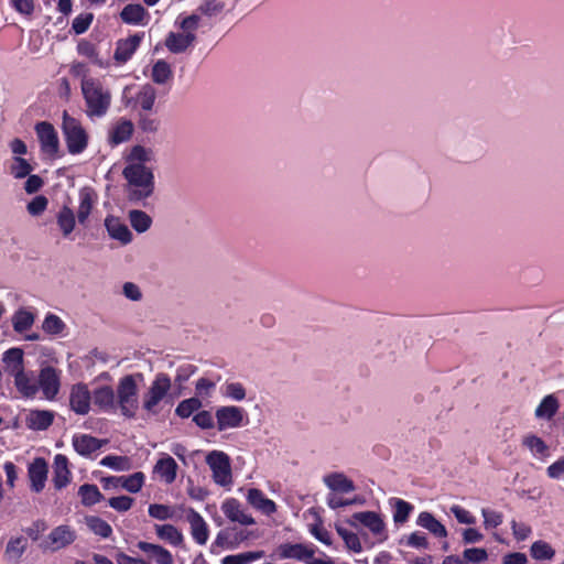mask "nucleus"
<instances>
[{
	"label": "nucleus",
	"mask_w": 564,
	"mask_h": 564,
	"mask_svg": "<svg viewBox=\"0 0 564 564\" xmlns=\"http://www.w3.org/2000/svg\"><path fill=\"white\" fill-rule=\"evenodd\" d=\"M174 25L180 31L170 32L164 44L171 53L181 54L194 46L197 40L196 32L199 29V17L197 14H180Z\"/></svg>",
	"instance_id": "nucleus-1"
},
{
	"label": "nucleus",
	"mask_w": 564,
	"mask_h": 564,
	"mask_svg": "<svg viewBox=\"0 0 564 564\" xmlns=\"http://www.w3.org/2000/svg\"><path fill=\"white\" fill-rule=\"evenodd\" d=\"M82 93L89 118H101L107 113L111 104V94L99 79L85 77L82 80Z\"/></svg>",
	"instance_id": "nucleus-2"
},
{
	"label": "nucleus",
	"mask_w": 564,
	"mask_h": 564,
	"mask_svg": "<svg viewBox=\"0 0 564 564\" xmlns=\"http://www.w3.org/2000/svg\"><path fill=\"white\" fill-rule=\"evenodd\" d=\"M128 182L129 199L140 202L147 199L154 191V175L152 171L143 164L129 163L122 172Z\"/></svg>",
	"instance_id": "nucleus-3"
},
{
	"label": "nucleus",
	"mask_w": 564,
	"mask_h": 564,
	"mask_svg": "<svg viewBox=\"0 0 564 564\" xmlns=\"http://www.w3.org/2000/svg\"><path fill=\"white\" fill-rule=\"evenodd\" d=\"M141 375H127L119 379L115 390V410L127 419H133L139 410V387Z\"/></svg>",
	"instance_id": "nucleus-4"
},
{
	"label": "nucleus",
	"mask_w": 564,
	"mask_h": 564,
	"mask_svg": "<svg viewBox=\"0 0 564 564\" xmlns=\"http://www.w3.org/2000/svg\"><path fill=\"white\" fill-rule=\"evenodd\" d=\"M171 388V378L164 372L156 373L148 390L142 394V409L148 414H159L161 411L160 404L166 400Z\"/></svg>",
	"instance_id": "nucleus-5"
},
{
	"label": "nucleus",
	"mask_w": 564,
	"mask_h": 564,
	"mask_svg": "<svg viewBox=\"0 0 564 564\" xmlns=\"http://www.w3.org/2000/svg\"><path fill=\"white\" fill-rule=\"evenodd\" d=\"M62 131L67 151L70 154H80L87 149L89 140L88 132L82 122L69 116L67 111L63 112Z\"/></svg>",
	"instance_id": "nucleus-6"
},
{
	"label": "nucleus",
	"mask_w": 564,
	"mask_h": 564,
	"mask_svg": "<svg viewBox=\"0 0 564 564\" xmlns=\"http://www.w3.org/2000/svg\"><path fill=\"white\" fill-rule=\"evenodd\" d=\"M347 522L357 530L360 528L367 529L373 539V543H382L388 539L386 522L381 514L375 511L355 512Z\"/></svg>",
	"instance_id": "nucleus-7"
},
{
	"label": "nucleus",
	"mask_w": 564,
	"mask_h": 564,
	"mask_svg": "<svg viewBox=\"0 0 564 564\" xmlns=\"http://www.w3.org/2000/svg\"><path fill=\"white\" fill-rule=\"evenodd\" d=\"M206 464L212 470L216 485L230 488L232 485V470L229 456L221 451H212L206 456Z\"/></svg>",
	"instance_id": "nucleus-8"
},
{
	"label": "nucleus",
	"mask_w": 564,
	"mask_h": 564,
	"mask_svg": "<svg viewBox=\"0 0 564 564\" xmlns=\"http://www.w3.org/2000/svg\"><path fill=\"white\" fill-rule=\"evenodd\" d=\"M76 539V532L69 525H58L41 542L44 551L55 552L72 544Z\"/></svg>",
	"instance_id": "nucleus-9"
},
{
	"label": "nucleus",
	"mask_w": 564,
	"mask_h": 564,
	"mask_svg": "<svg viewBox=\"0 0 564 564\" xmlns=\"http://www.w3.org/2000/svg\"><path fill=\"white\" fill-rule=\"evenodd\" d=\"M68 399L70 410L78 415H86L93 409L91 391L86 383L78 382L73 384Z\"/></svg>",
	"instance_id": "nucleus-10"
},
{
	"label": "nucleus",
	"mask_w": 564,
	"mask_h": 564,
	"mask_svg": "<svg viewBox=\"0 0 564 564\" xmlns=\"http://www.w3.org/2000/svg\"><path fill=\"white\" fill-rule=\"evenodd\" d=\"M315 554V546L305 543H282L275 550L279 560H296L305 563Z\"/></svg>",
	"instance_id": "nucleus-11"
},
{
	"label": "nucleus",
	"mask_w": 564,
	"mask_h": 564,
	"mask_svg": "<svg viewBox=\"0 0 564 564\" xmlns=\"http://www.w3.org/2000/svg\"><path fill=\"white\" fill-rule=\"evenodd\" d=\"M145 476L142 471H135L128 476H111L104 478L106 489L122 488L131 494H137L144 485Z\"/></svg>",
	"instance_id": "nucleus-12"
},
{
	"label": "nucleus",
	"mask_w": 564,
	"mask_h": 564,
	"mask_svg": "<svg viewBox=\"0 0 564 564\" xmlns=\"http://www.w3.org/2000/svg\"><path fill=\"white\" fill-rule=\"evenodd\" d=\"M217 429L225 431L236 429L243 424L245 411L235 405L220 406L216 410Z\"/></svg>",
	"instance_id": "nucleus-13"
},
{
	"label": "nucleus",
	"mask_w": 564,
	"mask_h": 564,
	"mask_svg": "<svg viewBox=\"0 0 564 564\" xmlns=\"http://www.w3.org/2000/svg\"><path fill=\"white\" fill-rule=\"evenodd\" d=\"M35 132L41 143L42 151L47 155H55L59 147L58 135L55 128L51 123L42 121L36 123Z\"/></svg>",
	"instance_id": "nucleus-14"
},
{
	"label": "nucleus",
	"mask_w": 564,
	"mask_h": 564,
	"mask_svg": "<svg viewBox=\"0 0 564 564\" xmlns=\"http://www.w3.org/2000/svg\"><path fill=\"white\" fill-rule=\"evenodd\" d=\"M221 512L231 521L241 525H252L256 523L254 518L248 513L240 501L235 498H227L221 503Z\"/></svg>",
	"instance_id": "nucleus-15"
},
{
	"label": "nucleus",
	"mask_w": 564,
	"mask_h": 564,
	"mask_svg": "<svg viewBox=\"0 0 564 564\" xmlns=\"http://www.w3.org/2000/svg\"><path fill=\"white\" fill-rule=\"evenodd\" d=\"M39 389L47 400H53L59 391V372L53 367H44L37 378Z\"/></svg>",
	"instance_id": "nucleus-16"
},
{
	"label": "nucleus",
	"mask_w": 564,
	"mask_h": 564,
	"mask_svg": "<svg viewBox=\"0 0 564 564\" xmlns=\"http://www.w3.org/2000/svg\"><path fill=\"white\" fill-rule=\"evenodd\" d=\"M127 90L128 88L124 89L122 97L126 107L135 108L139 106L144 111L152 110L156 99V90L152 85L141 86L134 98H128Z\"/></svg>",
	"instance_id": "nucleus-17"
},
{
	"label": "nucleus",
	"mask_w": 564,
	"mask_h": 564,
	"mask_svg": "<svg viewBox=\"0 0 564 564\" xmlns=\"http://www.w3.org/2000/svg\"><path fill=\"white\" fill-rule=\"evenodd\" d=\"M93 406L96 412L116 413L115 390L110 386H100L91 392Z\"/></svg>",
	"instance_id": "nucleus-18"
},
{
	"label": "nucleus",
	"mask_w": 564,
	"mask_h": 564,
	"mask_svg": "<svg viewBox=\"0 0 564 564\" xmlns=\"http://www.w3.org/2000/svg\"><path fill=\"white\" fill-rule=\"evenodd\" d=\"M47 471L48 467L44 458L36 457L32 463H30L28 475L31 482V489L34 492H41L44 489L47 479Z\"/></svg>",
	"instance_id": "nucleus-19"
},
{
	"label": "nucleus",
	"mask_w": 564,
	"mask_h": 564,
	"mask_svg": "<svg viewBox=\"0 0 564 564\" xmlns=\"http://www.w3.org/2000/svg\"><path fill=\"white\" fill-rule=\"evenodd\" d=\"M186 520L189 523L193 540L199 545L206 544L209 530L204 518L197 511L189 508L186 512Z\"/></svg>",
	"instance_id": "nucleus-20"
},
{
	"label": "nucleus",
	"mask_w": 564,
	"mask_h": 564,
	"mask_svg": "<svg viewBox=\"0 0 564 564\" xmlns=\"http://www.w3.org/2000/svg\"><path fill=\"white\" fill-rule=\"evenodd\" d=\"M137 546L155 564H175L173 554L160 544L140 541Z\"/></svg>",
	"instance_id": "nucleus-21"
},
{
	"label": "nucleus",
	"mask_w": 564,
	"mask_h": 564,
	"mask_svg": "<svg viewBox=\"0 0 564 564\" xmlns=\"http://www.w3.org/2000/svg\"><path fill=\"white\" fill-rule=\"evenodd\" d=\"M78 200L77 220L80 225H86L93 208L97 204L98 197L93 188L83 187L79 191Z\"/></svg>",
	"instance_id": "nucleus-22"
},
{
	"label": "nucleus",
	"mask_w": 564,
	"mask_h": 564,
	"mask_svg": "<svg viewBox=\"0 0 564 564\" xmlns=\"http://www.w3.org/2000/svg\"><path fill=\"white\" fill-rule=\"evenodd\" d=\"M246 499L253 509L260 511L264 516H271L276 512L275 502L267 498L258 488L248 489Z\"/></svg>",
	"instance_id": "nucleus-23"
},
{
	"label": "nucleus",
	"mask_w": 564,
	"mask_h": 564,
	"mask_svg": "<svg viewBox=\"0 0 564 564\" xmlns=\"http://www.w3.org/2000/svg\"><path fill=\"white\" fill-rule=\"evenodd\" d=\"M104 443L105 441L88 434H75L72 440L76 453L84 457H89L91 454L99 451Z\"/></svg>",
	"instance_id": "nucleus-24"
},
{
	"label": "nucleus",
	"mask_w": 564,
	"mask_h": 564,
	"mask_svg": "<svg viewBox=\"0 0 564 564\" xmlns=\"http://www.w3.org/2000/svg\"><path fill=\"white\" fill-rule=\"evenodd\" d=\"M72 479V473L68 467V459L65 455L57 454L53 464V484L58 490L65 488Z\"/></svg>",
	"instance_id": "nucleus-25"
},
{
	"label": "nucleus",
	"mask_w": 564,
	"mask_h": 564,
	"mask_svg": "<svg viewBox=\"0 0 564 564\" xmlns=\"http://www.w3.org/2000/svg\"><path fill=\"white\" fill-rule=\"evenodd\" d=\"M2 361L4 371L12 376L18 377L24 370V354L21 348H10L3 352Z\"/></svg>",
	"instance_id": "nucleus-26"
},
{
	"label": "nucleus",
	"mask_w": 564,
	"mask_h": 564,
	"mask_svg": "<svg viewBox=\"0 0 564 564\" xmlns=\"http://www.w3.org/2000/svg\"><path fill=\"white\" fill-rule=\"evenodd\" d=\"M177 468V463L172 456L163 455L154 465L153 471L162 481L170 485L176 479Z\"/></svg>",
	"instance_id": "nucleus-27"
},
{
	"label": "nucleus",
	"mask_w": 564,
	"mask_h": 564,
	"mask_svg": "<svg viewBox=\"0 0 564 564\" xmlns=\"http://www.w3.org/2000/svg\"><path fill=\"white\" fill-rule=\"evenodd\" d=\"M143 34H134L117 43L115 58L120 63H126L139 47Z\"/></svg>",
	"instance_id": "nucleus-28"
},
{
	"label": "nucleus",
	"mask_w": 564,
	"mask_h": 564,
	"mask_svg": "<svg viewBox=\"0 0 564 564\" xmlns=\"http://www.w3.org/2000/svg\"><path fill=\"white\" fill-rule=\"evenodd\" d=\"M154 531L156 536L174 547H182L184 545V535L173 524H155Z\"/></svg>",
	"instance_id": "nucleus-29"
},
{
	"label": "nucleus",
	"mask_w": 564,
	"mask_h": 564,
	"mask_svg": "<svg viewBox=\"0 0 564 564\" xmlns=\"http://www.w3.org/2000/svg\"><path fill=\"white\" fill-rule=\"evenodd\" d=\"M416 524L438 539L448 535L447 529L431 512L422 511L416 518Z\"/></svg>",
	"instance_id": "nucleus-30"
},
{
	"label": "nucleus",
	"mask_w": 564,
	"mask_h": 564,
	"mask_svg": "<svg viewBox=\"0 0 564 564\" xmlns=\"http://www.w3.org/2000/svg\"><path fill=\"white\" fill-rule=\"evenodd\" d=\"M105 226L112 239L119 240L123 245H127L132 240L131 231L119 218L113 216L107 217Z\"/></svg>",
	"instance_id": "nucleus-31"
},
{
	"label": "nucleus",
	"mask_w": 564,
	"mask_h": 564,
	"mask_svg": "<svg viewBox=\"0 0 564 564\" xmlns=\"http://www.w3.org/2000/svg\"><path fill=\"white\" fill-rule=\"evenodd\" d=\"M133 130V123L128 119L121 118L109 130V142L112 145L123 143L131 138Z\"/></svg>",
	"instance_id": "nucleus-32"
},
{
	"label": "nucleus",
	"mask_w": 564,
	"mask_h": 564,
	"mask_svg": "<svg viewBox=\"0 0 564 564\" xmlns=\"http://www.w3.org/2000/svg\"><path fill=\"white\" fill-rule=\"evenodd\" d=\"M54 420V413L47 410L30 411L25 417L26 426L34 431L46 430Z\"/></svg>",
	"instance_id": "nucleus-33"
},
{
	"label": "nucleus",
	"mask_w": 564,
	"mask_h": 564,
	"mask_svg": "<svg viewBox=\"0 0 564 564\" xmlns=\"http://www.w3.org/2000/svg\"><path fill=\"white\" fill-rule=\"evenodd\" d=\"M14 384L18 391L26 398L34 397L39 391V382L32 371L23 370L22 373L14 378Z\"/></svg>",
	"instance_id": "nucleus-34"
},
{
	"label": "nucleus",
	"mask_w": 564,
	"mask_h": 564,
	"mask_svg": "<svg viewBox=\"0 0 564 564\" xmlns=\"http://www.w3.org/2000/svg\"><path fill=\"white\" fill-rule=\"evenodd\" d=\"M324 484L335 492L349 494L352 492L356 487L347 476L341 473H333L324 477Z\"/></svg>",
	"instance_id": "nucleus-35"
},
{
	"label": "nucleus",
	"mask_w": 564,
	"mask_h": 564,
	"mask_svg": "<svg viewBox=\"0 0 564 564\" xmlns=\"http://www.w3.org/2000/svg\"><path fill=\"white\" fill-rule=\"evenodd\" d=\"M121 19L128 24L144 25L148 22V13L141 4H128L121 13Z\"/></svg>",
	"instance_id": "nucleus-36"
},
{
	"label": "nucleus",
	"mask_w": 564,
	"mask_h": 564,
	"mask_svg": "<svg viewBox=\"0 0 564 564\" xmlns=\"http://www.w3.org/2000/svg\"><path fill=\"white\" fill-rule=\"evenodd\" d=\"M556 554L551 543L544 540H536L530 546V555L538 562H551Z\"/></svg>",
	"instance_id": "nucleus-37"
},
{
	"label": "nucleus",
	"mask_w": 564,
	"mask_h": 564,
	"mask_svg": "<svg viewBox=\"0 0 564 564\" xmlns=\"http://www.w3.org/2000/svg\"><path fill=\"white\" fill-rule=\"evenodd\" d=\"M249 538V534L243 531H220L215 540V544L226 547V549H236L241 542L247 540Z\"/></svg>",
	"instance_id": "nucleus-38"
},
{
	"label": "nucleus",
	"mask_w": 564,
	"mask_h": 564,
	"mask_svg": "<svg viewBox=\"0 0 564 564\" xmlns=\"http://www.w3.org/2000/svg\"><path fill=\"white\" fill-rule=\"evenodd\" d=\"M560 409L558 399L554 394H547L542 399L534 415L540 420H551Z\"/></svg>",
	"instance_id": "nucleus-39"
},
{
	"label": "nucleus",
	"mask_w": 564,
	"mask_h": 564,
	"mask_svg": "<svg viewBox=\"0 0 564 564\" xmlns=\"http://www.w3.org/2000/svg\"><path fill=\"white\" fill-rule=\"evenodd\" d=\"M76 218L73 209L68 206H63L57 215L56 223L64 237H68L75 229Z\"/></svg>",
	"instance_id": "nucleus-40"
},
{
	"label": "nucleus",
	"mask_w": 564,
	"mask_h": 564,
	"mask_svg": "<svg viewBox=\"0 0 564 564\" xmlns=\"http://www.w3.org/2000/svg\"><path fill=\"white\" fill-rule=\"evenodd\" d=\"M28 541L24 536L11 538L6 546L4 556L8 562L17 563L24 554Z\"/></svg>",
	"instance_id": "nucleus-41"
},
{
	"label": "nucleus",
	"mask_w": 564,
	"mask_h": 564,
	"mask_svg": "<svg viewBox=\"0 0 564 564\" xmlns=\"http://www.w3.org/2000/svg\"><path fill=\"white\" fill-rule=\"evenodd\" d=\"M12 326L14 332L19 334H23L31 329V327L34 324L35 316L34 314L26 310V308H19L13 315H12Z\"/></svg>",
	"instance_id": "nucleus-42"
},
{
	"label": "nucleus",
	"mask_w": 564,
	"mask_h": 564,
	"mask_svg": "<svg viewBox=\"0 0 564 564\" xmlns=\"http://www.w3.org/2000/svg\"><path fill=\"white\" fill-rule=\"evenodd\" d=\"M390 506L393 508V521L397 524H401L408 521L414 507L400 498H391Z\"/></svg>",
	"instance_id": "nucleus-43"
},
{
	"label": "nucleus",
	"mask_w": 564,
	"mask_h": 564,
	"mask_svg": "<svg viewBox=\"0 0 564 564\" xmlns=\"http://www.w3.org/2000/svg\"><path fill=\"white\" fill-rule=\"evenodd\" d=\"M225 8L220 0H205L192 14L199 17V26L203 24V17L212 18L218 15Z\"/></svg>",
	"instance_id": "nucleus-44"
},
{
	"label": "nucleus",
	"mask_w": 564,
	"mask_h": 564,
	"mask_svg": "<svg viewBox=\"0 0 564 564\" xmlns=\"http://www.w3.org/2000/svg\"><path fill=\"white\" fill-rule=\"evenodd\" d=\"M264 556L263 551H248L238 554L227 555L221 560L223 564H251Z\"/></svg>",
	"instance_id": "nucleus-45"
},
{
	"label": "nucleus",
	"mask_w": 564,
	"mask_h": 564,
	"mask_svg": "<svg viewBox=\"0 0 564 564\" xmlns=\"http://www.w3.org/2000/svg\"><path fill=\"white\" fill-rule=\"evenodd\" d=\"M129 220L132 228L140 234L145 232L152 224L151 217L147 213L138 209L129 212Z\"/></svg>",
	"instance_id": "nucleus-46"
},
{
	"label": "nucleus",
	"mask_w": 564,
	"mask_h": 564,
	"mask_svg": "<svg viewBox=\"0 0 564 564\" xmlns=\"http://www.w3.org/2000/svg\"><path fill=\"white\" fill-rule=\"evenodd\" d=\"M523 445L531 452L532 455L536 457H545L547 456V445L545 442L533 434L527 435L523 438Z\"/></svg>",
	"instance_id": "nucleus-47"
},
{
	"label": "nucleus",
	"mask_w": 564,
	"mask_h": 564,
	"mask_svg": "<svg viewBox=\"0 0 564 564\" xmlns=\"http://www.w3.org/2000/svg\"><path fill=\"white\" fill-rule=\"evenodd\" d=\"M86 524L91 532L104 539L109 538L112 534V528L110 527V524L98 517H87Z\"/></svg>",
	"instance_id": "nucleus-48"
},
{
	"label": "nucleus",
	"mask_w": 564,
	"mask_h": 564,
	"mask_svg": "<svg viewBox=\"0 0 564 564\" xmlns=\"http://www.w3.org/2000/svg\"><path fill=\"white\" fill-rule=\"evenodd\" d=\"M151 77L159 85L165 84L172 77V69L167 62L159 59L152 67Z\"/></svg>",
	"instance_id": "nucleus-49"
},
{
	"label": "nucleus",
	"mask_w": 564,
	"mask_h": 564,
	"mask_svg": "<svg viewBox=\"0 0 564 564\" xmlns=\"http://www.w3.org/2000/svg\"><path fill=\"white\" fill-rule=\"evenodd\" d=\"M78 495L85 506H93L102 499V495L96 485L85 484L80 486Z\"/></svg>",
	"instance_id": "nucleus-50"
},
{
	"label": "nucleus",
	"mask_w": 564,
	"mask_h": 564,
	"mask_svg": "<svg viewBox=\"0 0 564 564\" xmlns=\"http://www.w3.org/2000/svg\"><path fill=\"white\" fill-rule=\"evenodd\" d=\"M100 465L117 471H124L131 468V459L127 456L107 455L100 460Z\"/></svg>",
	"instance_id": "nucleus-51"
},
{
	"label": "nucleus",
	"mask_w": 564,
	"mask_h": 564,
	"mask_svg": "<svg viewBox=\"0 0 564 564\" xmlns=\"http://www.w3.org/2000/svg\"><path fill=\"white\" fill-rule=\"evenodd\" d=\"M338 535L344 540L346 547L354 553L362 552V544L357 533L345 528H337Z\"/></svg>",
	"instance_id": "nucleus-52"
},
{
	"label": "nucleus",
	"mask_w": 564,
	"mask_h": 564,
	"mask_svg": "<svg viewBox=\"0 0 564 564\" xmlns=\"http://www.w3.org/2000/svg\"><path fill=\"white\" fill-rule=\"evenodd\" d=\"M202 408V401L198 398H188L178 403L175 414L182 419H187Z\"/></svg>",
	"instance_id": "nucleus-53"
},
{
	"label": "nucleus",
	"mask_w": 564,
	"mask_h": 564,
	"mask_svg": "<svg viewBox=\"0 0 564 564\" xmlns=\"http://www.w3.org/2000/svg\"><path fill=\"white\" fill-rule=\"evenodd\" d=\"M221 392L224 397L234 401H242L246 398V389L240 382H226Z\"/></svg>",
	"instance_id": "nucleus-54"
},
{
	"label": "nucleus",
	"mask_w": 564,
	"mask_h": 564,
	"mask_svg": "<svg viewBox=\"0 0 564 564\" xmlns=\"http://www.w3.org/2000/svg\"><path fill=\"white\" fill-rule=\"evenodd\" d=\"M152 150L147 149L142 145H134L128 155V161L129 163L144 165V163L150 162L152 160Z\"/></svg>",
	"instance_id": "nucleus-55"
},
{
	"label": "nucleus",
	"mask_w": 564,
	"mask_h": 564,
	"mask_svg": "<svg viewBox=\"0 0 564 564\" xmlns=\"http://www.w3.org/2000/svg\"><path fill=\"white\" fill-rule=\"evenodd\" d=\"M32 171L29 162L20 156H14L10 165V172L15 178H24Z\"/></svg>",
	"instance_id": "nucleus-56"
},
{
	"label": "nucleus",
	"mask_w": 564,
	"mask_h": 564,
	"mask_svg": "<svg viewBox=\"0 0 564 564\" xmlns=\"http://www.w3.org/2000/svg\"><path fill=\"white\" fill-rule=\"evenodd\" d=\"M64 327V322L55 314H47L42 325L43 330L51 335L61 334Z\"/></svg>",
	"instance_id": "nucleus-57"
},
{
	"label": "nucleus",
	"mask_w": 564,
	"mask_h": 564,
	"mask_svg": "<svg viewBox=\"0 0 564 564\" xmlns=\"http://www.w3.org/2000/svg\"><path fill=\"white\" fill-rule=\"evenodd\" d=\"M481 516L484 518V527L487 530L496 529L503 521V516L501 512L488 508L481 509Z\"/></svg>",
	"instance_id": "nucleus-58"
},
{
	"label": "nucleus",
	"mask_w": 564,
	"mask_h": 564,
	"mask_svg": "<svg viewBox=\"0 0 564 564\" xmlns=\"http://www.w3.org/2000/svg\"><path fill=\"white\" fill-rule=\"evenodd\" d=\"M510 527H511L512 535L518 542L525 541L532 534V528L524 522H518L516 520H511Z\"/></svg>",
	"instance_id": "nucleus-59"
},
{
	"label": "nucleus",
	"mask_w": 564,
	"mask_h": 564,
	"mask_svg": "<svg viewBox=\"0 0 564 564\" xmlns=\"http://www.w3.org/2000/svg\"><path fill=\"white\" fill-rule=\"evenodd\" d=\"M216 388V382L208 378H199L195 384L196 398H209Z\"/></svg>",
	"instance_id": "nucleus-60"
},
{
	"label": "nucleus",
	"mask_w": 564,
	"mask_h": 564,
	"mask_svg": "<svg viewBox=\"0 0 564 564\" xmlns=\"http://www.w3.org/2000/svg\"><path fill=\"white\" fill-rule=\"evenodd\" d=\"M93 13H82L77 15L72 23V29L76 34L85 33L93 22Z\"/></svg>",
	"instance_id": "nucleus-61"
},
{
	"label": "nucleus",
	"mask_w": 564,
	"mask_h": 564,
	"mask_svg": "<svg viewBox=\"0 0 564 564\" xmlns=\"http://www.w3.org/2000/svg\"><path fill=\"white\" fill-rule=\"evenodd\" d=\"M148 511H149L150 517L161 520V521L171 519L173 517V511L171 510V508L169 506H165V505H159V503L150 505Z\"/></svg>",
	"instance_id": "nucleus-62"
},
{
	"label": "nucleus",
	"mask_w": 564,
	"mask_h": 564,
	"mask_svg": "<svg viewBox=\"0 0 564 564\" xmlns=\"http://www.w3.org/2000/svg\"><path fill=\"white\" fill-rule=\"evenodd\" d=\"M451 512L454 514L456 520L462 524H475L476 518L465 508L460 507L459 505H453L451 507Z\"/></svg>",
	"instance_id": "nucleus-63"
},
{
	"label": "nucleus",
	"mask_w": 564,
	"mask_h": 564,
	"mask_svg": "<svg viewBox=\"0 0 564 564\" xmlns=\"http://www.w3.org/2000/svg\"><path fill=\"white\" fill-rule=\"evenodd\" d=\"M310 533L319 542H322L325 545L332 544V534L330 532L323 527V524L315 523L310 525Z\"/></svg>",
	"instance_id": "nucleus-64"
}]
</instances>
